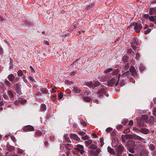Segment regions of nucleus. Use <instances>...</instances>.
I'll return each instance as SVG.
<instances>
[{"label": "nucleus", "mask_w": 156, "mask_h": 156, "mask_svg": "<svg viewBox=\"0 0 156 156\" xmlns=\"http://www.w3.org/2000/svg\"><path fill=\"white\" fill-rule=\"evenodd\" d=\"M76 73L77 72L76 71H73L70 73V74L71 76H73L75 75Z\"/></svg>", "instance_id": "59"}, {"label": "nucleus", "mask_w": 156, "mask_h": 156, "mask_svg": "<svg viewBox=\"0 0 156 156\" xmlns=\"http://www.w3.org/2000/svg\"><path fill=\"white\" fill-rule=\"evenodd\" d=\"M15 76L12 74H10L8 76V78L9 81H12L13 80Z\"/></svg>", "instance_id": "23"}, {"label": "nucleus", "mask_w": 156, "mask_h": 156, "mask_svg": "<svg viewBox=\"0 0 156 156\" xmlns=\"http://www.w3.org/2000/svg\"><path fill=\"white\" fill-rule=\"evenodd\" d=\"M34 129L33 127L30 125L27 126L23 129V130L25 132L34 131Z\"/></svg>", "instance_id": "7"}, {"label": "nucleus", "mask_w": 156, "mask_h": 156, "mask_svg": "<svg viewBox=\"0 0 156 156\" xmlns=\"http://www.w3.org/2000/svg\"><path fill=\"white\" fill-rule=\"evenodd\" d=\"M83 100L86 102H90L91 100V99L89 97L86 96L83 98Z\"/></svg>", "instance_id": "25"}, {"label": "nucleus", "mask_w": 156, "mask_h": 156, "mask_svg": "<svg viewBox=\"0 0 156 156\" xmlns=\"http://www.w3.org/2000/svg\"><path fill=\"white\" fill-rule=\"evenodd\" d=\"M116 78L113 77L108 82L107 85L108 86L112 87L115 82V80H117Z\"/></svg>", "instance_id": "9"}, {"label": "nucleus", "mask_w": 156, "mask_h": 156, "mask_svg": "<svg viewBox=\"0 0 156 156\" xmlns=\"http://www.w3.org/2000/svg\"><path fill=\"white\" fill-rule=\"evenodd\" d=\"M148 117L146 115H143L141 116V119L144 122H147Z\"/></svg>", "instance_id": "18"}, {"label": "nucleus", "mask_w": 156, "mask_h": 156, "mask_svg": "<svg viewBox=\"0 0 156 156\" xmlns=\"http://www.w3.org/2000/svg\"><path fill=\"white\" fill-rule=\"evenodd\" d=\"M129 72L133 76H134L136 75V73L134 67L131 66L129 69Z\"/></svg>", "instance_id": "10"}, {"label": "nucleus", "mask_w": 156, "mask_h": 156, "mask_svg": "<svg viewBox=\"0 0 156 156\" xmlns=\"http://www.w3.org/2000/svg\"><path fill=\"white\" fill-rule=\"evenodd\" d=\"M64 137L65 140V141L67 143H71V141L70 140V139L69 136H68V135L67 134H65L64 135Z\"/></svg>", "instance_id": "21"}, {"label": "nucleus", "mask_w": 156, "mask_h": 156, "mask_svg": "<svg viewBox=\"0 0 156 156\" xmlns=\"http://www.w3.org/2000/svg\"><path fill=\"white\" fill-rule=\"evenodd\" d=\"M131 139L141 140L142 138L136 134H134L133 135H131Z\"/></svg>", "instance_id": "14"}, {"label": "nucleus", "mask_w": 156, "mask_h": 156, "mask_svg": "<svg viewBox=\"0 0 156 156\" xmlns=\"http://www.w3.org/2000/svg\"><path fill=\"white\" fill-rule=\"evenodd\" d=\"M133 25L135 26L134 30H135L136 32L138 33H139L142 27L141 25L136 23H134Z\"/></svg>", "instance_id": "3"}, {"label": "nucleus", "mask_w": 156, "mask_h": 156, "mask_svg": "<svg viewBox=\"0 0 156 156\" xmlns=\"http://www.w3.org/2000/svg\"><path fill=\"white\" fill-rule=\"evenodd\" d=\"M81 124L83 125V126H87V123L84 121H81L80 122Z\"/></svg>", "instance_id": "51"}, {"label": "nucleus", "mask_w": 156, "mask_h": 156, "mask_svg": "<svg viewBox=\"0 0 156 156\" xmlns=\"http://www.w3.org/2000/svg\"><path fill=\"white\" fill-rule=\"evenodd\" d=\"M108 151L111 154L116 156V154L113 148L108 147Z\"/></svg>", "instance_id": "17"}, {"label": "nucleus", "mask_w": 156, "mask_h": 156, "mask_svg": "<svg viewBox=\"0 0 156 156\" xmlns=\"http://www.w3.org/2000/svg\"><path fill=\"white\" fill-rule=\"evenodd\" d=\"M130 132V129L129 128H127L126 129H125V130L124 131V132L125 133H129Z\"/></svg>", "instance_id": "52"}, {"label": "nucleus", "mask_w": 156, "mask_h": 156, "mask_svg": "<svg viewBox=\"0 0 156 156\" xmlns=\"http://www.w3.org/2000/svg\"><path fill=\"white\" fill-rule=\"evenodd\" d=\"M151 10H153L154 14H156V7L151 8Z\"/></svg>", "instance_id": "60"}, {"label": "nucleus", "mask_w": 156, "mask_h": 156, "mask_svg": "<svg viewBox=\"0 0 156 156\" xmlns=\"http://www.w3.org/2000/svg\"><path fill=\"white\" fill-rule=\"evenodd\" d=\"M89 147L90 149L92 150H94L97 149V147L94 144H91Z\"/></svg>", "instance_id": "27"}, {"label": "nucleus", "mask_w": 156, "mask_h": 156, "mask_svg": "<svg viewBox=\"0 0 156 156\" xmlns=\"http://www.w3.org/2000/svg\"><path fill=\"white\" fill-rule=\"evenodd\" d=\"M125 84V83L124 81H122L120 83V87H121L124 86Z\"/></svg>", "instance_id": "50"}, {"label": "nucleus", "mask_w": 156, "mask_h": 156, "mask_svg": "<svg viewBox=\"0 0 156 156\" xmlns=\"http://www.w3.org/2000/svg\"><path fill=\"white\" fill-rule=\"evenodd\" d=\"M7 149L9 151H12L15 149V147L14 146L10 145L9 144L7 145Z\"/></svg>", "instance_id": "22"}, {"label": "nucleus", "mask_w": 156, "mask_h": 156, "mask_svg": "<svg viewBox=\"0 0 156 156\" xmlns=\"http://www.w3.org/2000/svg\"><path fill=\"white\" fill-rule=\"evenodd\" d=\"M70 137L71 139L76 140L77 141H79L80 140L78 136L75 134H70Z\"/></svg>", "instance_id": "13"}, {"label": "nucleus", "mask_w": 156, "mask_h": 156, "mask_svg": "<svg viewBox=\"0 0 156 156\" xmlns=\"http://www.w3.org/2000/svg\"><path fill=\"white\" fill-rule=\"evenodd\" d=\"M133 124V121L132 120H130L129 122V125L130 126H132Z\"/></svg>", "instance_id": "49"}, {"label": "nucleus", "mask_w": 156, "mask_h": 156, "mask_svg": "<svg viewBox=\"0 0 156 156\" xmlns=\"http://www.w3.org/2000/svg\"><path fill=\"white\" fill-rule=\"evenodd\" d=\"M140 58V55L139 53H137L136 54L135 58L137 59H139Z\"/></svg>", "instance_id": "53"}, {"label": "nucleus", "mask_w": 156, "mask_h": 156, "mask_svg": "<svg viewBox=\"0 0 156 156\" xmlns=\"http://www.w3.org/2000/svg\"><path fill=\"white\" fill-rule=\"evenodd\" d=\"M15 93L14 91H12L9 90L8 91V94L10 97V99H13L15 96Z\"/></svg>", "instance_id": "15"}, {"label": "nucleus", "mask_w": 156, "mask_h": 156, "mask_svg": "<svg viewBox=\"0 0 156 156\" xmlns=\"http://www.w3.org/2000/svg\"><path fill=\"white\" fill-rule=\"evenodd\" d=\"M137 44L136 43V40L135 38H133L131 42V47L134 51H136V49L137 48L136 47V45Z\"/></svg>", "instance_id": "11"}, {"label": "nucleus", "mask_w": 156, "mask_h": 156, "mask_svg": "<svg viewBox=\"0 0 156 156\" xmlns=\"http://www.w3.org/2000/svg\"><path fill=\"white\" fill-rule=\"evenodd\" d=\"M151 30L148 29L146 31H145L144 32V34H148L149 33L150 31Z\"/></svg>", "instance_id": "58"}, {"label": "nucleus", "mask_w": 156, "mask_h": 156, "mask_svg": "<svg viewBox=\"0 0 156 156\" xmlns=\"http://www.w3.org/2000/svg\"><path fill=\"white\" fill-rule=\"evenodd\" d=\"M118 143V139L116 137L113 139L112 142V145L113 147H115L117 146Z\"/></svg>", "instance_id": "12"}, {"label": "nucleus", "mask_w": 156, "mask_h": 156, "mask_svg": "<svg viewBox=\"0 0 156 156\" xmlns=\"http://www.w3.org/2000/svg\"><path fill=\"white\" fill-rule=\"evenodd\" d=\"M18 76H21L23 75V73L22 71L21 70H19L17 72Z\"/></svg>", "instance_id": "39"}, {"label": "nucleus", "mask_w": 156, "mask_h": 156, "mask_svg": "<svg viewBox=\"0 0 156 156\" xmlns=\"http://www.w3.org/2000/svg\"><path fill=\"white\" fill-rule=\"evenodd\" d=\"M140 131L142 133H144L145 134H146L148 133L149 132L148 129L145 128H142L140 129Z\"/></svg>", "instance_id": "20"}, {"label": "nucleus", "mask_w": 156, "mask_h": 156, "mask_svg": "<svg viewBox=\"0 0 156 156\" xmlns=\"http://www.w3.org/2000/svg\"><path fill=\"white\" fill-rule=\"evenodd\" d=\"M147 153L145 151L142 152L140 154V156H147Z\"/></svg>", "instance_id": "42"}, {"label": "nucleus", "mask_w": 156, "mask_h": 156, "mask_svg": "<svg viewBox=\"0 0 156 156\" xmlns=\"http://www.w3.org/2000/svg\"><path fill=\"white\" fill-rule=\"evenodd\" d=\"M153 114L154 115H156V108H154L153 109Z\"/></svg>", "instance_id": "47"}, {"label": "nucleus", "mask_w": 156, "mask_h": 156, "mask_svg": "<svg viewBox=\"0 0 156 156\" xmlns=\"http://www.w3.org/2000/svg\"><path fill=\"white\" fill-rule=\"evenodd\" d=\"M78 134H80L81 136H83L85 134V133L82 131L79 132L78 133Z\"/></svg>", "instance_id": "48"}, {"label": "nucleus", "mask_w": 156, "mask_h": 156, "mask_svg": "<svg viewBox=\"0 0 156 156\" xmlns=\"http://www.w3.org/2000/svg\"><path fill=\"white\" fill-rule=\"evenodd\" d=\"M3 97L5 99H7L8 98V96L6 94H3Z\"/></svg>", "instance_id": "54"}, {"label": "nucleus", "mask_w": 156, "mask_h": 156, "mask_svg": "<svg viewBox=\"0 0 156 156\" xmlns=\"http://www.w3.org/2000/svg\"><path fill=\"white\" fill-rule=\"evenodd\" d=\"M131 74L130 72H129L127 71L126 72H124L122 74V76H129Z\"/></svg>", "instance_id": "28"}, {"label": "nucleus", "mask_w": 156, "mask_h": 156, "mask_svg": "<svg viewBox=\"0 0 156 156\" xmlns=\"http://www.w3.org/2000/svg\"><path fill=\"white\" fill-rule=\"evenodd\" d=\"M30 69L31 70V71L32 72V73H35V71H34V69L31 66H30Z\"/></svg>", "instance_id": "61"}, {"label": "nucleus", "mask_w": 156, "mask_h": 156, "mask_svg": "<svg viewBox=\"0 0 156 156\" xmlns=\"http://www.w3.org/2000/svg\"><path fill=\"white\" fill-rule=\"evenodd\" d=\"M89 138V137L88 136L86 135H84L83 136H82V139L84 140H88Z\"/></svg>", "instance_id": "45"}, {"label": "nucleus", "mask_w": 156, "mask_h": 156, "mask_svg": "<svg viewBox=\"0 0 156 156\" xmlns=\"http://www.w3.org/2000/svg\"><path fill=\"white\" fill-rule=\"evenodd\" d=\"M16 87L17 88L16 92L18 94L21 95L22 94V92L21 88L20 87V85L19 83L16 84Z\"/></svg>", "instance_id": "16"}, {"label": "nucleus", "mask_w": 156, "mask_h": 156, "mask_svg": "<svg viewBox=\"0 0 156 156\" xmlns=\"http://www.w3.org/2000/svg\"><path fill=\"white\" fill-rule=\"evenodd\" d=\"M149 14L150 15H153L154 14V12L153 11V10H151V8L150 9V12H149Z\"/></svg>", "instance_id": "57"}, {"label": "nucleus", "mask_w": 156, "mask_h": 156, "mask_svg": "<svg viewBox=\"0 0 156 156\" xmlns=\"http://www.w3.org/2000/svg\"><path fill=\"white\" fill-rule=\"evenodd\" d=\"M155 19L154 17V16H151L149 17V19L150 21L154 22V23L156 24V17L155 16Z\"/></svg>", "instance_id": "24"}, {"label": "nucleus", "mask_w": 156, "mask_h": 156, "mask_svg": "<svg viewBox=\"0 0 156 156\" xmlns=\"http://www.w3.org/2000/svg\"><path fill=\"white\" fill-rule=\"evenodd\" d=\"M100 86V83L98 81H94L93 82V87H96Z\"/></svg>", "instance_id": "19"}, {"label": "nucleus", "mask_w": 156, "mask_h": 156, "mask_svg": "<svg viewBox=\"0 0 156 156\" xmlns=\"http://www.w3.org/2000/svg\"><path fill=\"white\" fill-rule=\"evenodd\" d=\"M106 89L103 86L101 85L99 87L97 91V94L99 96H101L105 93Z\"/></svg>", "instance_id": "1"}, {"label": "nucleus", "mask_w": 156, "mask_h": 156, "mask_svg": "<svg viewBox=\"0 0 156 156\" xmlns=\"http://www.w3.org/2000/svg\"><path fill=\"white\" fill-rule=\"evenodd\" d=\"M112 130V128L111 127H108L106 129V131L108 133L110 132V131Z\"/></svg>", "instance_id": "44"}, {"label": "nucleus", "mask_w": 156, "mask_h": 156, "mask_svg": "<svg viewBox=\"0 0 156 156\" xmlns=\"http://www.w3.org/2000/svg\"><path fill=\"white\" fill-rule=\"evenodd\" d=\"M113 72L112 74L113 76H115L118 74L119 73V70L117 69H113Z\"/></svg>", "instance_id": "30"}, {"label": "nucleus", "mask_w": 156, "mask_h": 156, "mask_svg": "<svg viewBox=\"0 0 156 156\" xmlns=\"http://www.w3.org/2000/svg\"><path fill=\"white\" fill-rule=\"evenodd\" d=\"M87 85L88 87H93V82L90 81L88 82L87 83Z\"/></svg>", "instance_id": "34"}, {"label": "nucleus", "mask_w": 156, "mask_h": 156, "mask_svg": "<svg viewBox=\"0 0 156 156\" xmlns=\"http://www.w3.org/2000/svg\"><path fill=\"white\" fill-rule=\"evenodd\" d=\"M85 143L86 146H88L92 143V141L91 140H87L86 141Z\"/></svg>", "instance_id": "31"}, {"label": "nucleus", "mask_w": 156, "mask_h": 156, "mask_svg": "<svg viewBox=\"0 0 156 156\" xmlns=\"http://www.w3.org/2000/svg\"><path fill=\"white\" fill-rule=\"evenodd\" d=\"M118 156H120L124 150V147L122 145H119L115 148Z\"/></svg>", "instance_id": "2"}, {"label": "nucleus", "mask_w": 156, "mask_h": 156, "mask_svg": "<svg viewBox=\"0 0 156 156\" xmlns=\"http://www.w3.org/2000/svg\"><path fill=\"white\" fill-rule=\"evenodd\" d=\"M57 89V88L56 87H54L53 88H52L51 89V92H52V93H55V92H56V90Z\"/></svg>", "instance_id": "46"}, {"label": "nucleus", "mask_w": 156, "mask_h": 156, "mask_svg": "<svg viewBox=\"0 0 156 156\" xmlns=\"http://www.w3.org/2000/svg\"><path fill=\"white\" fill-rule=\"evenodd\" d=\"M129 68V66L128 65L127 63L124 66V69L126 70H127Z\"/></svg>", "instance_id": "55"}, {"label": "nucleus", "mask_w": 156, "mask_h": 156, "mask_svg": "<svg viewBox=\"0 0 156 156\" xmlns=\"http://www.w3.org/2000/svg\"><path fill=\"white\" fill-rule=\"evenodd\" d=\"M24 152V151L23 150L19 148H17V153L21 154L23 153Z\"/></svg>", "instance_id": "36"}, {"label": "nucleus", "mask_w": 156, "mask_h": 156, "mask_svg": "<svg viewBox=\"0 0 156 156\" xmlns=\"http://www.w3.org/2000/svg\"><path fill=\"white\" fill-rule=\"evenodd\" d=\"M63 97V94L62 93H59L58 94V98L59 99H61Z\"/></svg>", "instance_id": "41"}, {"label": "nucleus", "mask_w": 156, "mask_h": 156, "mask_svg": "<svg viewBox=\"0 0 156 156\" xmlns=\"http://www.w3.org/2000/svg\"><path fill=\"white\" fill-rule=\"evenodd\" d=\"M41 91L42 93L46 94L48 92V90L46 88H42L41 89Z\"/></svg>", "instance_id": "33"}, {"label": "nucleus", "mask_w": 156, "mask_h": 156, "mask_svg": "<svg viewBox=\"0 0 156 156\" xmlns=\"http://www.w3.org/2000/svg\"><path fill=\"white\" fill-rule=\"evenodd\" d=\"M136 148L137 150H140L142 149V146L140 144L137 145L136 146Z\"/></svg>", "instance_id": "35"}, {"label": "nucleus", "mask_w": 156, "mask_h": 156, "mask_svg": "<svg viewBox=\"0 0 156 156\" xmlns=\"http://www.w3.org/2000/svg\"><path fill=\"white\" fill-rule=\"evenodd\" d=\"M154 119L152 116L149 117V120L148 119L147 122L151 123L154 121Z\"/></svg>", "instance_id": "38"}, {"label": "nucleus", "mask_w": 156, "mask_h": 156, "mask_svg": "<svg viewBox=\"0 0 156 156\" xmlns=\"http://www.w3.org/2000/svg\"><path fill=\"white\" fill-rule=\"evenodd\" d=\"M122 128V126L121 125H119L116 126V129H120Z\"/></svg>", "instance_id": "56"}, {"label": "nucleus", "mask_w": 156, "mask_h": 156, "mask_svg": "<svg viewBox=\"0 0 156 156\" xmlns=\"http://www.w3.org/2000/svg\"><path fill=\"white\" fill-rule=\"evenodd\" d=\"M137 120V126L140 127H143L144 126L145 122L141 119H138L137 118L136 119Z\"/></svg>", "instance_id": "8"}, {"label": "nucleus", "mask_w": 156, "mask_h": 156, "mask_svg": "<svg viewBox=\"0 0 156 156\" xmlns=\"http://www.w3.org/2000/svg\"><path fill=\"white\" fill-rule=\"evenodd\" d=\"M41 134V132L39 130H37L36 132V134L37 136H40Z\"/></svg>", "instance_id": "43"}, {"label": "nucleus", "mask_w": 156, "mask_h": 156, "mask_svg": "<svg viewBox=\"0 0 156 156\" xmlns=\"http://www.w3.org/2000/svg\"><path fill=\"white\" fill-rule=\"evenodd\" d=\"M72 90L73 92L76 93H79L80 92V90L77 88L73 87Z\"/></svg>", "instance_id": "26"}, {"label": "nucleus", "mask_w": 156, "mask_h": 156, "mask_svg": "<svg viewBox=\"0 0 156 156\" xmlns=\"http://www.w3.org/2000/svg\"><path fill=\"white\" fill-rule=\"evenodd\" d=\"M113 70V69L112 68H110L108 69H107L105 70L104 72V73L105 74H106L108 73L111 72V71H112Z\"/></svg>", "instance_id": "32"}, {"label": "nucleus", "mask_w": 156, "mask_h": 156, "mask_svg": "<svg viewBox=\"0 0 156 156\" xmlns=\"http://www.w3.org/2000/svg\"><path fill=\"white\" fill-rule=\"evenodd\" d=\"M121 138L122 142H125L128 139H131V135L129 134L122 135Z\"/></svg>", "instance_id": "5"}, {"label": "nucleus", "mask_w": 156, "mask_h": 156, "mask_svg": "<svg viewBox=\"0 0 156 156\" xmlns=\"http://www.w3.org/2000/svg\"><path fill=\"white\" fill-rule=\"evenodd\" d=\"M11 138L12 140H13V141L14 142H15L16 141V139L15 138V137L14 136H11Z\"/></svg>", "instance_id": "63"}, {"label": "nucleus", "mask_w": 156, "mask_h": 156, "mask_svg": "<svg viewBox=\"0 0 156 156\" xmlns=\"http://www.w3.org/2000/svg\"><path fill=\"white\" fill-rule=\"evenodd\" d=\"M41 111H44L46 109V105L44 104H42L41 105Z\"/></svg>", "instance_id": "29"}, {"label": "nucleus", "mask_w": 156, "mask_h": 156, "mask_svg": "<svg viewBox=\"0 0 156 156\" xmlns=\"http://www.w3.org/2000/svg\"><path fill=\"white\" fill-rule=\"evenodd\" d=\"M101 152L100 149L98 148L96 149L95 151L90 150V155L92 156H98L99 153Z\"/></svg>", "instance_id": "4"}, {"label": "nucleus", "mask_w": 156, "mask_h": 156, "mask_svg": "<svg viewBox=\"0 0 156 156\" xmlns=\"http://www.w3.org/2000/svg\"><path fill=\"white\" fill-rule=\"evenodd\" d=\"M75 150H78L80 153L82 154L84 152L83 150V146L81 145L78 144L76 146V147L75 148Z\"/></svg>", "instance_id": "6"}, {"label": "nucleus", "mask_w": 156, "mask_h": 156, "mask_svg": "<svg viewBox=\"0 0 156 156\" xmlns=\"http://www.w3.org/2000/svg\"><path fill=\"white\" fill-rule=\"evenodd\" d=\"M23 80L25 83H26L27 82V80L26 79V77L25 76H23Z\"/></svg>", "instance_id": "62"}, {"label": "nucleus", "mask_w": 156, "mask_h": 156, "mask_svg": "<svg viewBox=\"0 0 156 156\" xmlns=\"http://www.w3.org/2000/svg\"><path fill=\"white\" fill-rule=\"evenodd\" d=\"M116 133V131H113L111 134V135L112 136H114Z\"/></svg>", "instance_id": "64"}, {"label": "nucleus", "mask_w": 156, "mask_h": 156, "mask_svg": "<svg viewBox=\"0 0 156 156\" xmlns=\"http://www.w3.org/2000/svg\"><path fill=\"white\" fill-rule=\"evenodd\" d=\"M139 69L141 71H144L145 68L144 66L142 64H140L139 67Z\"/></svg>", "instance_id": "37"}, {"label": "nucleus", "mask_w": 156, "mask_h": 156, "mask_svg": "<svg viewBox=\"0 0 156 156\" xmlns=\"http://www.w3.org/2000/svg\"><path fill=\"white\" fill-rule=\"evenodd\" d=\"M149 148L151 150L153 151L155 149V147L153 144H151L149 146Z\"/></svg>", "instance_id": "40"}]
</instances>
